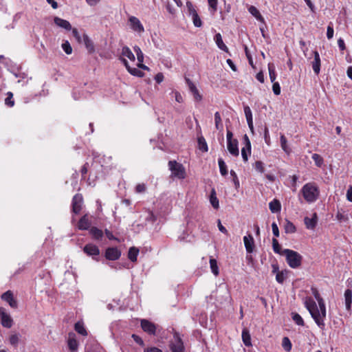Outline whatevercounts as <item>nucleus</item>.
Returning <instances> with one entry per match:
<instances>
[{"label":"nucleus","instance_id":"f257e3e1","mask_svg":"<svg viewBox=\"0 0 352 352\" xmlns=\"http://www.w3.org/2000/svg\"><path fill=\"white\" fill-rule=\"evenodd\" d=\"M311 293L318 303L317 306L315 300L311 297L304 298V305L309 311L311 318L320 329H324L325 324L324 320L327 316V310L324 301L320 296L319 292L315 287L311 288Z\"/></svg>","mask_w":352,"mask_h":352},{"label":"nucleus","instance_id":"f03ea898","mask_svg":"<svg viewBox=\"0 0 352 352\" xmlns=\"http://www.w3.org/2000/svg\"><path fill=\"white\" fill-rule=\"evenodd\" d=\"M300 193L307 203L311 204L318 199L320 190L314 183H307L301 188Z\"/></svg>","mask_w":352,"mask_h":352},{"label":"nucleus","instance_id":"7ed1b4c3","mask_svg":"<svg viewBox=\"0 0 352 352\" xmlns=\"http://www.w3.org/2000/svg\"><path fill=\"white\" fill-rule=\"evenodd\" d=\"M283 255L285 256L287 263L290 267L295 269L301 265L302 257L298 252L289 249H284Z\"/></svg>","mask_w":352,"mask_h":352},{"label":"nucleus","instance_id":"20e7f679","mask_svg":"<svg viewBox=\"0 0 352 352\" xmlns=\"http://www.w3.org/2000/svg\"><path fill=\"white\" fill-rule=\"evenodd\" d=\"M168 167L171 172V176L179 179H183L186 177V170L182 164L176 161H169Z\"/></svg>","mask_w":352,"mask_h":352},{"label":"nucleus","instance_id":"39448f33","mask_svg":"<svg viewBox=\"0 0 352 352\" xmlns=\"http://www.w3.org/2000/svg\"><path fill=\"white\" fill-rule=\"evenodd\" d=\"M169 347L171 352H184V343L178 333H174L173 339L170 342Z\"/></svg>","mask_w":352,"mask_h":352},{"label":"nucleus","instance_id":"423d86ee","mask_svg":"<svg viewBox=\"0 0 352 352\" xmlns=\"http://www.w3.org/2000/svg\"><path fill=\"white\" fill-rule=\"evenodd\" d=\"M0 318L1 323L3 327L10 328L12 326L13 320L10 315L6 311L3 307H0Z\"/></svg>","mask_w":352,"mask_h":352},{"label":"nucleus","instance_id":"0eeeda50","mask_svg":"<svg viewBox=\"0 0 352 352\" xmlns=\"http://www.w3.org/2000/svg\"><path fill=\"white\" fill-rule=\"evenodd\" d=\"M129 23L131 28L138 34L144 32V28L140 21L135 16H131L129 18Z\"/></svg>","mask_w":352,"mask_h":352},{"label":"nucleus","instance_id":"6e6552de","mask_svg":"<svg viewBox=\"0 0 352 352\" xmlns=\"http://www.w3.org/2000/svg\"><path fill=\"white\" fill-rule=\"evenodd\" d=\"M244 146L241 149V156L245 162L248 160V157L251 155V143L248 136L245 134L243 137Z\"/></svg>","mask_w":352,"mask_h":352},{"label":"nucleus","instance_id":"1a4fd4ad","mask_svg":"<svg viewBox=\"0 0 352 352\" xmlns=\"http://www.w3.org/2000/svg\"><path fill=\"white\" fill-rule=\"evenodd\" d=\"M141 327L144 331L150 335H155L157 329L154 323L146 319L141 320Z\"/></svg>","mask_w":352,"mask_h":352},{"label":"nucleus","instance_id":"9d476101","mask_svg":"<svg viewBox=\"0 0 352 352\" xmlns=\"http://www.w3.org/2000/svg\"><path fill=\"white\" fill-rule=\"evenodd\" d=\"M83 199L81 195L76 194L72 199V210L74 213L78 214L82 208Z\"/></svg>","mask_w":352,"mask_h":352},{"label":"nucleus","instance_id":"9b49d317","mask_svg":"<svg viewBox=\"0 0 352 352\" xmlns=\"http://www.w3.org/2000/svg\"><path fill=\"white\" fill-rule=\"evenodd\" d=\"M121 256V252L117 248H108L105 251V257L110 261L118 260Z\"/></svg>","mask_w":352,"mask_h":352},{"label":"nucleus","instance_id":"f8f14e48","mask_svg":"<svg viewBox=\"0 0 352 352\" xmlns=\"http://www.w3.org/2000/svg\"><path fill=\"white\" fill-rule=\"evenodd\" d=\"M186 84L189 88L190 93L192 94L195 100L199 102L202 100V96L199 94V90L194 83L188 78H186Z\"/></svg>","mask_w":352,"mask_h":352},{"label":"nucleus","instance_id":"ddd939ff","mask_svg":"<svg viewBox=\"0 0 352 352\" xmlns=\"http://www.w3.org/2000/svg\"><path fill=\"white\" fill-rule=\"evenodd\" d=\"M243 243L248 253H252L254 250V239L251 234L243 236Z\"/></svg>","mask_w":352,"mask_h":352},{"label":"nucleus","instance_id":"4468645a","mask_svg":"<svg viewBox=\"0 0 352 352\" xmlns=\"http://www.w3.org/2000/svg\"><path fill=\"white\" fill-rule=\"evenodd\" d=\"M83 251L85 254H87L88 256H93L94 259V256H98L100 254V250L99 248L93 243H88L87 244L84 248Z\"/></svg>","mask_w":352,"mask_h":352},{"label":"nucleus","instance_id":"2eb2a0df","mask_svg":"<svg viewBox=\"0 0 352 352\" xmlns=\"http://www.w3.org/2000/svg\"><path fill=\"white\" fill-rule=\"evenodd\" d=\"M67 345L71 352H77L78 348V342L74 333H69L67 339Z\"/></svg>","mask_w":352,"mask_h":352},{"label":"nucleus","instance_id":"dca6fc26","mask_svg":"<svg viewBox=\"0 0 352 352\" xmlns=\"http://www.w3.org/2000/svg\"><path fill=\"white\" fill-rule=\"evenodd\" d=\"M1 299L7 302L12 308H16L17 302L14 300L13 294L10 291H7L1 295Z\"/></svg>","mask_w":352,"mask_h":352},{"label":"nucleus","instance_id":"f3484780","mask_svg":"<svg viewBox=\"0 0 352 352\" xmlns=\"http://www.w3.org/2000/svg\"><path fill=\"white\" fill-rule=\"evenodd\" d=\"M314 60L311 62V67L316 75H318L320 72V54L317 51L314 52Z\"/></svg>","mask_w":352,"mask_h":352},{"label":"nucleus","instance_id":"a211bd4d","mask_svg":"<svg viewBox=\"0 0 352 352\" xmlns=\"http://www.w3.org/2000/svg\"><path fill=\"white\" fill-rule=\"evenodd\" d=\"M122 62L126 68L127 71L133 76L138 77H142L144 72L140 71L138 68L131 67L126 58H122Z\"/></svg>","mask_w":352,"mask_h":352},{"label":"nucleus","instance_id":"6ab92c4d","mask_svg":"<svg viewBox=\"0 0 352 352\" xmlns=\"http://www.w3.org/2000/svg\"><path fill=\"white\" fill-rule=\"evenodd\" d=\"M54 22L57 26L66 30L69 31L72 30V25L67 20L63 19L58 16H55L54 18Z\"/></svg>","mask_w":352,"mask_h":352},{"label":"nucleus","instance_id":"aec40b11","mask_svg":"<svg viewBox=\"0 0 352 352\" xmlns=\"http://www.w3.org/2000/svg\"><path fill=\"white\" fill-rule=\"evenodd\" d=\"M227 148L229 153L234 156H239V151L238 148V141L237 140H234V141H231L227 142Z\"/></svg>","mask_w":352,"mask_h":352},{"label":"nucleus","instance_id":"412c9836","mask_svg":"<svg viewBox=\"0 0 352 352\" xmlns=\"http://www.w3.org/2000/svg\"><path fill=\"white\" fill-rule=\"evenodd\" d=\"M82 42L84 43V45H85V47L89 53L92 54L95 52V47L94 43L90 39L87 34H83Z\"/></svg>","mask_w":352,"mask_h":352},{"label":"nucleus","instance_id":"4be33fe9","mask_svg":"<svg viewBox=\"0 0 352 352\" xmlns=\"http://www.w3.org/2000/svg\"><path fill=\"white\" fill-rule=\"evenodd\" d=\"M214 41L217 45V47L221 50L222 51L229 53V50L228 47L226 45V44L223 43L222 36L220 33H217L214 36Z\"/></svg>","mask_w":352,"mask_h":352},{"label":"nucleus","instance_id":"5701e85b","mask_svg":"<svg viewBox=\"0 0 352 352\" xmlns=\"http://www.w3.org/2000/svg\"><path fill=\"white\" fill-rule=\"evenodd\" d=\"M91 226V221H89L87 214L82 216L79 220L78 228L81 230H88Z\"/></svg>","mask_w":352,"mask_h":352},{"label":"nucleus","instance_id":"b1692460","mask_svg":"<svg viewBox=\"0 0 352 352\" xmlns=\"http://www.w3.org/2000/svg\"><path fill=\"white\" fill-rule=\"evenodd\" d=\"M128 58L131 61H135V58L132 52V51L130 50V48L127 46H124L122 48L121 51V57L120 60H122V58Z\"/></svg>","mask_w":352,"mask_h":352},{"label":"nucleus","instance_id":"393cba45","mask_svg":"<svg viewBox=\"0 0 352 352\" xmlns=\"http://www.w3.org/2000/svg\"><path fill=\"white\" fill-rule=\"evenodd\" d=\"M244 113L246 118V120L248 124L249 128L251 131H253V118H252V113L250 108V107L245 105L244 106Z\"/></svg>","mask_w":352,"mask_h":352},{"label":"nucleus","instance_id":"a878e982","mask_svg":"<svg viewBox=\"0 0 352 352\" xmlns=\"http://www.w3.org/2000/svg\"><path fill=\"white\" fill-rule=\"evenodd\" d=\"M305 224L306 225V227L307 229H314L315 228L316 224H317V214L316 213H314L313 217L309 218L306 217L304 219Z\"/></svg>","mask_w":352,"mask_h":352},{"label":"nucleus","instance_id":"bb28decb","mask_svg":"<svg viewBox=\"0 0 352 352\" xmlns=\"http://www.w3.org/2000/svg\"><path fill=\"white\" fill-rule=\"evenodd\" d=\"M344 300H345V307L347 311L351 310V304H352V291L350 289L345 290L344 292Z\"/></svg>","mask_w":352,"mask_h":352},{"label":"nucleus","instance_id":"cd10ccee","mask_svg":"<svg viewBox=\"0 0 352 352\" xmlns=\"http://www.w3.org/2000/svg\"><path fill=\"white\" fill-rule=\"evenodd\" d=\"M241 336L243 342L246 346H252L251 336L249 330L247 328H244L243 329Z\"/></svg>","mask_w":352,"mask_h":352},{"label":"nucleus","instance_id":"c85d7f7f","mask_svg":"<svg viewBox=\"0 0 352 352\" xmlns=\"http://www.w3.org/2000/svg\"><path fill=\"white\" fill-rule=\"evenodd\" d=\"M249 12L254 16L258 21L264 23V18L258 10L254 6H250L248 8Z\"/></svg>","mask_w":352,"mask_h":352},{"label":"nucleus","instance_id":"c756f323","mask_svg":"<svg viewBox=\"0 0 352 352\" xmlns=\"http://www.w3.org/2000/svg\"><path fill=\"white\" fill-rule=\"evenodd\" d=\"M89 233L91 235L92 238L96 240H100L103 236L102 230L98 229L96 227H92L89 230Z\"/></svg>","mask_w":352,"mask_h":352},{"label":"nucleus","instance_id":"7c9ffc66","mask_svg":"<svg viewBox=\"0 0 352 352\" xmlns=\"http://www.w3.org/2000/svg\"><path fill=\"white\" fill-rule=\"evenodd\" d=\"M210 203L214 209H218L219 207V199L217 197L216 191L214 188L212 189L210 195Z\"/></svg>","mask_w":352,"mask_h":352},{"label":"nucleus","instance_id":"2f4dec72","mask_svg":"<svg viewBox=\"0 0 352 352\" xmlns=\"http://www.w3.org/2000/svg\"><path fill=\"white\" fill-rule=\"evenodd\" d=\"M269 208L272 212L276 213L280 212L281 209V205L278 200L274 199L269 204Z\"/></svg>","mask_w":352,"mask_h":352},{"label":"nucleus","instance_id":"473e14b6","mask_svg":"<svg viewBox=\"0 0 352 352\" xmlns=\"http://www.w3.org/2000/svg\"><path fill=\"white\" fill-rule=\"evenodd\" d=\"M139 254V250L135 247H131L129 248V252H128V258L129 259L132 261L135 262L137 261V257Z\"/></svg>","mask_w":352,"mask_h":352},{"label":"nucleus","instance_id":"72a5a7b5","mask_svg":"<svg viewBox=\"0 0 352 352\" xmlns=\"http://www.w3.org/2000/svg\"><path fill=\"white\" fill-rule=\"evenodd\" d=\"M74 329L79 334L82 336H87V332L84 327L82 322L78 321L75 324Z\"/></svg>","mask_w":352,"mask_h":352},{"label":"nucleus","instance_id":"f704fd0d","mask_svg":"<svg viewBox=\"0 0 352 352\" xmlns=\"http://www.w3.org/2000/svg\"><path fill=\"white\" fill-rule=\"evenodd\" d=\"M280 146L282 149L287 154L291 152L290 148L287 145V140L284 135H281L280 137Z\"/></svg>","mask_w":352,"mask_h":352},{"label":"nucleus","instance_id":"c9c22d12","mask_svg":"<svg viewBox=\"0 0 352 352\" xmlns=\"http://www.w3.org/2000/svg\"><path fill=\"white\" fill-rule=\"evenodd\" d=\"M218 164L219 166V171L223 176H226L228 174V169L226 162L222 158L218 159Z\"/></svg>","mask_w":352,"mask_h":352},{"label":"nucleus","instance_id":"e433bc0d","mask_svg":"<svg viewBox=\"0 0 352 352\" xmlns=\"http://www.w3.org/2000/svg\"><path fill=\"white\" fill-rule=\"evenodd\" d=\"M287 274H288L287 270L280 271V273H277V274L276 275V280L278 283H280V284L283 283V282L287 277Z\"/></svg>","mask_w":352,"mask_h":352},{"label":"nucleus","instance_id":"4c0bfd02","mask_svg":"<svg viewBox=\"0 0 352 352\" xmlns=\"http://www.w3.org/2000/svg\"><path fill=\"white\" fill-rule=\"evenodd\" d=\"M210 267L212 272L215 276H217L219 274V267H218L217 262L216 259L210 258Z\"/></svg>","mask_w":352,"mask_h":352},{"label":"nucleus","instance_id":"58836bf2","mask_svg":"<svg viewBox=\"0 0 352 352\" xmlns=\"http://www.w3.org/2000/svg\"><path fill=\"white\" fill-rule=\"evenodd\" d=\"M214 122H215V127L217 130H222L223 129V124L221 122V118L220 113L217 111L214 113Z\"/></svg>","mask_w":352,"mask_h":352},{"label":"nucleus","instance_id":"ea45409f","mask_svg":"<svg viewBox=\"0 0 352 352\" xmlns=\"http://www.w3.org/2000/svg\"><path fill=\"white\" fill-rule=\"evenodd\" d=\"M268 70H269L270 79L271 82L274 83V82H275L274 81L276 78L274 65L273 64L269 63L268 64Z\"/></svg>","mask_w":352,"mask_h":352},{"label":"nucleus","instance_id":"a19ab883","mask_svg":"<svg viewBox=\"0 0 352 352\" xmlns=\"http://www.w3.org/2000/svg\"><path fill=\"white\" fill-rule=\"evenodd\" d=\"M312 160L314 161L315 164L318 167H321L324 163L323 158L317 153H314L311 156Z\"/></svg>","mask_w":352,"mask_h":352},{"label":"nucleus","instance_id":"79ce46f5","mask_svg":"<svg viewBox=\"0 0 352 352\" xmlns=\"http://www.w3.org/2000/svg\"><path fill=\"white\" fill-rule=\"evenodd\" d=\"M292 320L294 321V322L296 324H298L299 326H304V324H305L304 320L300 314H298L297 313H292Z\"/></svg>","mask_w":352,"mask_h":352},{"label":"nucleus","instance_id":"37998d69","mask_svg":"<svg viewBox=\"0 0 352 352\" xmlns=\"http://www.w3.org/2000/svg\"><path fill=\"white\" fill-rule=\"evenodd\" d=\"M133 50L136 54L138 63H143L144 62V54L142 53L141 49L138 46L135 45L133 47Z\"/></svg>","mask_w":352,"mask_h":352},{"label":"nucleus","instance_id":"c03bdc74","mask_svg":"<svg viewBox=\"0 0 352 352\" xmlns=\"http://www.w3.org/2000/svg\"><path fill=\"white\" fill-rule=\"evenodd\" d=\"M186 8L189 16H192L197 14L195 7L190 1L186 2Z\"/></svg>","mask_w":352,"mask_h":352},{"label":"nucleus","instance_id":"a18cd8bd","mask_svg":"<svg viewBox=\"0 0 352 352\" xmlns=\"http://www.w3.org/2000/svg\"><path fill=\"white\" fill-rule=\"evenodd\" d=\"M209 6H210V12L213 15L217 10V0H208Z\"/></svg>","mask_w":352,"mask_h":352},{"label":"nucleus","instance_id":"49530a36","mask_svg":"<svg viewBox=\"0 0 352 352\" xmlns=\"http://www.w3.org/2000/svg\"><path fill=\"white\" fill-rule=\"evenodd\" d=\"M198 144H199V148L204 151V152H206L208 151V145H207V143L206 142V140L204 139V137H199L198 138Z\"/></svg>","mask_w":352,"mask_h":352},{"label":"nucleus","instance_id":"de8ad7c7","mask_svg":"<svg viewBox=\"0 0 352 352\" xmlns=\"http://www.w3.org/2000/svg\"><path fill=\"white\" fill-rule=\"evenodd\" d=\"M272 248H273V250L275 253L283 255V251H281L280 245H279L277 239H276L274 238L272 239Z\"/></svg>","mask_w":352,"mask_h":352},{"label":"nucleus","instance_id":"09e8293b","mask_svg":"<svg viewBox=\"0 0 352 352\" xmlns=\"http://www.w3.org/2000/svg\"><path fill=\"white\" fill-rule=\"evenodd\" d=\"M282 345L286 351H290L292 349V343L289 339L287 337L283 338Z\"/></svg>","mask_w":352,"mask_h":352},{"label":"nucleus","instance_id":"8fccbe9b","mask_svg":"<svg viewBox=\"0 0 352 352\" xmlns=\"http://www.w3.org/2000/svg\"><path fill=\"white\" fill-rule=\"evenodd\" d=\"M62 48L67 54L72 53V48L68 41H65L62 44Z\"/></svg>","mask_w":352,"mask_h":352},{"label":"nucleus","instance_id":"3c124183","mask_svg":"<svg viewBox=\"0 0 352 352\" xmlns=\"http://www.w3.org/2000/svg\"><path fill=\"white\" fill-rule=\"evenodd\" d=\"M191 18L192 20L193 25L195 27L200 28L202 26V21H201L199 16L198 15V14L192 16Z\"/></svg>","mask_w":352,"mask_h":352},{"label":"nucleus","instance_id":"603ef678","mask_svg":"<svg viewBox=\"0 0 352 352\" xmlns=\"http://www.w3.org/2000/svg\"><path fill=\"white\" fill-rule=\"evenodd\" d=\"M20 336L19 334L11 335L9 339L10 343L14 346H16L18 344Z\"/></svg>","mask_w":352,"mask_h":352},{"label":"nucleus","instance_id":"864d4df0","mask_svg":"<svg viewBox=\"0 0 352 352\" xmlns=\"http://www.w3.org/2000/svg\"><path fill=\"white\" fill-rule=\"evenodd\" d=\"M255 170L261 173H263L265 170L263 163L261 161H256L253 165Z\"/></svg>","mask_w":352,"mask_h":352},{"label":"nucleus","instance_id":"5fc2aeb1","mask_svg":"<svg viewBox=\"0 0 352 352\" xmlns=\"http://www.w3.org/2000/svg\"><path fill=\"white\" fill-rule=\"evenodd\" d=\"M230 175L232 176V182L234 184L235 188L238 189L240 186V183L236 173L232 170L230 171Z\"/></svg>","mask_w":352,"mask_h":352},{"label":"nucleus","instance_id":"6e6d98bb","mask_svg":"<svg viewBox=\"0 0 352 352\" xmlns=\"http://www.w3.org/2000/svg\"><path fill=\"white\" fill-rule=\"evenodd\" d=\"M285 230L287 233H294L296 231V228L292 223L288 221L285 225Z\"/></svg>","mask_w":352,"mask_h":352},{"label":"nucleus","instance_id":"4d7b16f0","mask_svg":"<svg viewBox=\"0 0 352 352\" xmlns=\"http://www.w3.org/2000/svg\"><path fill=\"white\" fill-rule=\"evenodd\" d=\"M333 33H334V30H333V24H332V23H330L329 25L327 26V38L331 39L333 36Z\"/></svg>","mask_w":352,"mask_h":352},{"label":"nucleus","instance_id":"13d9d810","mask_svg":"<svg viewBox=\"0 0 352 352\" xmlns=\"http://www.w3.org/2000/svg\"><path fill=\"white\" fill-rule=\"evenodd\" d=\"M8 97L5 100V103L9 107H12L14 104V100L12 99V94L11 92L8 93Z\"/></svg>","mask_w":352,"mask_h":352},{"label":"nucleus","instance_id":"bf43d9fd","mask_svg":"<svg viewBox=\"0 0 352 352\" xmlns=\"http://www.w3.org/2000/svg\"><path fill=\"white\" fill-rule=\"evenodd\" d=\"M336 218L338 221H339L340 222L346 221L348 220L347 216L339 211L337 212V214L336 215Z\"/></svg>","mask_w":352,"mask_h":352},{"label":"nucleus","instance_id":"052dcab7","mask_svg":"<svg viewBox=\"0 0 352 352\" xmlns=\"http://www.w3.org/2000/svg\"><path fill=\"white\" fill-rule=\"evenodd\" d=\"M272 90L275 95L278 96L280 94V87L278 82H274L272 85Z\"/></svg>","mask_w":352,"mask_h":352},{"label":"nucleus","instance_id":"680f3d73","mask_svg":"<svg viewBox=\"0 0 352 352\" xmlns=\"http://www.w3.org/2000/svg\"><path fill=\"white\" fill-rule=\"evenodd\" d=\"M146 185L144 184H138L135 186V192L137 193L144 192L146 191Z\"/></svg>","mask_w":352,"mask_h":352},{"label":"nucleus","instance_id":"e2e57ef3","mask_svg":"<svg viewBox=\"0 0 352 352\" xmlns=\"http://www.w3.org/2000/svg\"><path fill=\"white\" fill-rule=\"evenodd\" d=\"M72 30V34H73V36L76 38V39L77 40V41H78V43H81V42H82V38H81V36H80V34H79V32H78V30H77V29H76V28H73V29L72 28V30Z\"/></svg>","mask_w":352,"mask_h":352},{"label":"nucleus","instance_id":"0e129e2a","mask_svg":"<svg viewBox=\"0 0 352 352\" xmlns=\"http://www.w3.org/2000/svg\"><path fill=\"white\" fill-rule=\"evenodd\" d=\"M172 94L174 95L175 100L177 102H179V103L183 102V97L179 92L175 91H173Z\"/></svg>","mask_w":352,"mask_h":352},{"label":"nucleus","instance_id":"69168bd1","mask_svg":"<svg viewBox=\"0 0 352 352\" xmlns=\"http://www.w3.org/2000/svg\"><path fill=\"white\" fill-rule=\"evenodd\" d=\"M272 230L273 234L276 237H278L279 236V230H278V226L275 222H273L272 224Z\"/></svg>","mask_w":352,"mask_h":352},{"label":"nucleus","instance_id":"338daca9","mask_svg":"<svg viewBox=\"0 0 352 352\" xmlns=\"http://www.w3.org/2000/svg\"><path fill=\"white\" fill-rule=\"evenodd\" d=\"M155 81L160 84L164 80V75L162 73H158L155 76Z\"/></svg>","mask_w":352,"mask_h":352},{"label":"nucleus","instance_id":"774afa93","mask_svg":"<svg viewBox=\"0 0 352 352\" xmlns=\"http://www.w3.org/2000/svg\"><path fill=\"white\" fill-rule=\"evenodd\" d=\"M346 199L349 201L352 202V186H350L346 191Z\"/></svg>","mask_w":352,"mask_h":352}]
</instances>
